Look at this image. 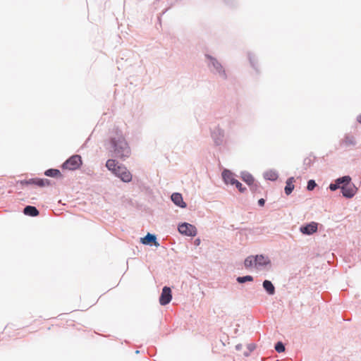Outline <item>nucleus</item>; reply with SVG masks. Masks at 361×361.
<instances>
[{"label": "nucleus", "mask_w": 361, "mask_h": 361, "mask_svg": "<svg viewBox=\"0 0 361 361\" xmlns=\"http://www.w3.org/2000/svg\"><path fill=\"white\" fill-rule=\"evenodd\" d=\"M111 144L116 157L121 159H125L130 157L131 154L130 148L123 136H119L117 139H111Z\"/></svg>", "instance_id": "1"}, {"label": "nucleus", "mask_w": 361, "mask_h": 361, "mask_svg": "<svg viewBox=\"0 0 361 361\" xmlns=\"http://www.w3.org/2000/svg\"><path fill=\"white\" fill-rule=\"evenodd\" d=\"M350 180L349 176H343L338 179V183L343 184L341 187L343 195L348 198L353 197L357 190L355 185L350 183Z\"/></svg>", "instance_id": "2"}, {"label": "nucleus", "mask_w": 361, "mask_h": 361, "mask_svg": "<svg viewBox=\"0 0 361 361\" xmlns=\"http://www.w3.org/2000/svg\"><path fill=\"white\" fill-rule=\"evenodd\" d=\"M82 159L79 155H73L67 159L62 165L63 169L70 171L76 170L82 165Z\"/></svg>", "instance_id": "3"}, {"label": "nucleus", "mask_w": 361, "mask_h": 361, "mask_svg": "<svg viewBox=\"0 0 361 361\" xmlns=\"http://www.w3.org/2000/svg\"><path fill=\"white\" fill-rule=\"evenodd\" d=\"M178 231L187 236H195L197 234V229L195 226L188 224V223H183L178 226Z\"/></svg>", "instance_id": "4"}, {"label": "nucleus", "mask_w": 361, "mask_h": 361, "mask_svg": "<svg viewBox=\"0 0 361 361\" xmlns=\"http://www.w3.org/2000/svg\"><path fill=\"white\" fill-rule=\"evenodd\" d=\"M115 176L118 177L122 181L129 183L132 180L133 176L128 169L123 165H120L117 169Z\"/></svg>", "instance_id": "5"}, {"label": "nucleus", "mask_w": 361, "mask_h": 361, "mask_svg": "<svg viewBox=\"0 0 361 361\" xmlns=\"http://www.w3.org/2000/svg\"><path fill=\"white\" fill-rule=\"evenodd\" d=\"M172 299L171 288L165 286L162 289L161 296L159 298V302L161 305H166L169 304Z\"/></svg>", "instance_id": "6"}, {"label": "nucleus", "mask_w": 361, "mask_h": 361, "mask_svg": "<svg viewBox=\"0 0 361 361\" xmlns=\"http://www.w3.org/2000/svg\"><path fill=\"white\" fill-rule=\"evenodd\" d=\"M20 183L22 185L33 184L39 187H44L49 185V180L41 178H31L29 179L28 180H21Z\"/></svg>", "instance_id": "7"}, {"label": "nucleus", "mask_w": 361, "mask_h": 361, "mask_svg": "<svg viewBox=\"0 0 361 361\" xmlns=\"http://www.w3.org/2000/svg\"><path fill=\"white\" fill-rule=\"evenodd\" d=\"M317 226L318 224L313 221L305 226H301L300 231L303 234L311 235L317 231Z\"/></svg>", "instance_id": "8"}, {"label": "nucleus", "mask_w": 361, "mask_h": 361, "mask_svg": "<svg viewBox=\"0 0 361 361\" xmlns=\"http://www.w3.org/2000/svg\"><path fill=\"white\" fill-rule=\"evenodd\" d=\"M222 178L226 184L234 185V182L236 180L234 178V174L227 169L223 171Z\"/></svg>", "instance_id": "9"}, {"label": "nucleus", "mask_w": 361, "mask_h": 361, "mask_svg": "<svg viewBox=\"0 0 361 361\" xmlns=\"http://www.w3.org/2000/svg\"><path fill=\"white\" fill-rule=\"evenodd\" d=\"M270 264V260L268 257L264 255H256L255 257V267L258 268Z\"/></svg>", "instance_id": "10"}, {"label": "nucleus", "mask_w": 361, "mask_h": 361, "mask_svg": "<svg viewBox=\"0 0 361 361\" xmlns=\"http://www.w3.org/2000/svg\"><path fill=\"white\" fill-rule=\"evenodd\" d=\"M171 200L176 205H177L180 207H182V208L186 207V204L183 200L182 195L180 193L176 192V193L172 194Z\"/></svg>", "instance_id": "11"}, {"label": "nucleus", "mask_w": 361, "mask_h": 361, "mask_svg": "<svg viewBox=\"0 0 361 361\" xmlns=\"http://www.w3.org/2000/svg\"><path fill=\"white\" fill-rule=\"evenodd\" d=\"M119 166L120 165H118V163L115 159H108L106 163V167L114 175Z\"/></svg>", "instance_id": "12"}, {"label": "nucleus", "mask_w": 361, "mask_h": 361, "mask_svg": "<svg viewBox=\"0 0 361 361\" xmlns=\"http://www.w3.org/2000/svg\"><path fill=\"white\" fill-rule=\"evenodd\" d=\"M23 212L25 215L30 216H37L39 214V211L33 206H27L24 208Z\"/></svg>", "instance_id": "13"}, {"label": "nucleus", "mask_w": 361, "mask_h": 361, "mask_svg": "<svg viewBox=\"0 0 361 361\" xmlns=\"http://www.w3.org/2000/svg\"><path fill=\"white\" fill-rule=\"evenodd\" d=\"M295 179L293 177L289 178L286 181V185L285 187V192L286 195H290L294 189L293 183Z\"/></svg>", "instance_id": "14"}, {"label": "nucleus", "mask_w": 361, "mask_h": 361, "mask_svg": "<svg viewBox=\"0 0 361 361\" xmlns=\"http://www.w3.org/2000/svg\"><path fill=\"white\" fill-rule=\"evenodd\" d=\"M263 287L269 295H274L275 293V288L271 281L265 280L263 282Z\"/></svg>", "instance_id": "15"}, {"label": "nucleus", "mask_w": 361, "mask_h": 361, "mask_svg": "<svg viewBox=\"0 0 361 361\" xmlns=\"http://www.w3.org/2000/svg\"><path fill=\"white\" fill-rule=\"evenodd\" d=\"M45 175L50 177H61L62 175L58 169H48L45 171Z\"/></svg>", "instance_id": "16"}, {"label": "nucleus", "mask_w": 361, "mask_h": 361, "mask_svg": "<svg viewBox=\"0 0 361 361\" xmlns=\"http://www.w3.org/2000/svg\"><path fill=\"white\" fill-rule=\"evenodd\" d=\"M141 241L143 244H149L156 241V237L154 235L148 233L145 238H142Z\"/></svg>", "instance_id": "17"}, {"label": "nucleus", "mask_w": 361, "mask_h": 361, "mask_svg": "<svg viewBox=\"0 0 361 361\" xmlns=\"http://www.w3.org/2000/svg\"><path fill=\"white\" fill-rule=\"evenodd\" d=\"M244 264L246 268H250L252 267H255V257H253V256L247 257L245 259Z\"/></svg>", "instance_id": "18"}, {"label": "nucleus", "mask_w": 361, "mask_h": 361, "mask_svg": "<svg viewBox=\"0 0 361 361\" xmlns=\"http://www.w3.org/2000/svg\"><path fill=\"white\" fill-rule=\"evenodd\" d=\"M264 178L267 180H275L278 178V174L274 171H269L264 173Z\"/></svg>", "instance_id": "19"}, {"label": "nucleus", "mask_w": 361, "mask_h": 361, "mask_svg": "<svg viewBox=\"0 0 361 361\" xmlns=\"http://www.w3.org/2000/svg\"><path fill=\"white\" fill-rule=\"evenodd\" d=\"M243 180L248 185H252L254 183V178L250 173H243L242 175Z\"/></svg>", "instance_id": "20"}, {"label": "nucleus", "mask_w": 361, "mask_h": 361, "mask_svg": "<svg viewBox=\"0 0 361 361\" xmlns=\"http://www.w3.org/2000/svg\"><path fill=\"white\" fill-rule=\"evenodd\" d=\"M253 278L251 276H239L237 278V281L238 283H243L246 281H252Z\"/></svg>", "instance_id": "21"}, {"label": "nucleus", "mask_w": 361, "mask_h": 361, "mask_svg": "<svg viewBox=\"0 0 361 361\" xmlns=\"http://www.w3.org/2000/svg\"><path fill=\"white\" fill-rule=\"evenodd\" d=\"M275 350L278 353H282V352H283L285 350V347H284L283 344L281 342H278L276 344Z\"/></svg>", "instance_id": "22"}, {"label": "nucleus", "mask_w": 361, "mask_h": 361, "mask_svg": "<svg viewBox=\"0 0 361 361\" xmlns=\"http://www.w3.org/2000/svg\"><path fill=\"white\" fill-rule=\"evenodd\" d=\"M211 61L213 66L218 71H220L222 68L221 64L214 59L211 58Z\"/></svg>", "instance_id": "23"}, {"label": "nucleus", "mask_w": 361, "mask_h": 361, "mask_svg": "<svg viewBox=\"0 0 361 361\" xmlns=\"http://www.w3.org/2000/svg\"><path fill=\"white\" fill-rule=\"evenodd\" d=\"M233 185H235L240 192H243L245 190V188H243L242 184L238 180L234 182Z\"/></svg>", "instance_id": "24"}, {"label": "nucleus", "mask_w": 361, "mask_h": 361, "mask_svg": "<svg viewBox=\"0 0 361 361\" xmlns=\"http://www.w3.org/2000/svg\"><path fill=\"white\" fill-rule=\"evenodd\" d=\"M317 184L315 183L314 180H310L308 181L307 183V189L308 190H312L314 189V188L316 187Z\"/></svg>", "instance_id": "25"}, {"label": "nucleus", "mask_w": 361, "mask_h": 361, "mask_svg": "<svg viewBox=\"0 0 361 361\" xmlns=\"http://www.w3.org/2000/svg\"><path fill=\"white\" fill-rule=\"evenodd\" d=\"M340 184H341V183H338V180H337L336 183H331V184L329 185V188H330V190H331L334 191V190H336V189H338V188H341V186H340Z\"/></svg>", "instance_id": "26"}, {"label": "nucleus", "mask_w": 361, "mask_h": 361, "mask_svg": "<svg viewBox=\"0 0 361 361\" xmlns=\"http://www.w3.org/2000/svg\"><path fill=\"white\" fill-rule=\"evenodd\" d=\"M258 203L260 206H264L265 201L264 199L262 198V199L259 200Z\"/></svg>", "instance_id": "27"}, {"label": "nucleus", "mask_w": 361, "mask_h": 361, "mask_svg": "<svg viewBox=\"0 0 361 361\" xmlns=\"http://www.w3.org/2000/svg\"><path fill=\"white\" fill-rule=\"evenodd\" d=\"M195 243L196 245H200V240L199 239H196Z\"/></svg>", "instance_id": "28"}, {"label": "nucleus", "mask_w": 361, "mask_h": 361, "mask_svg": "<svg viewBox=\"0 0 361 361\" xmlns=\"http://www.w3.org/2000/svg\"><path fill=\"white\" fill-rule=\"evenodd\" d=\"M357 120L360 123H361V114L358 116Z\"/></svg>", "instance_id": "29"}]
</instances>
